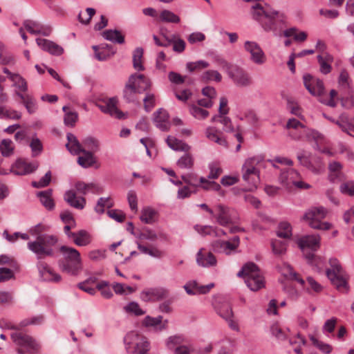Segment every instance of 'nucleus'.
I'll use <instances>...</instances> for the list:
<instances>
[{
    "label": "nucleus",
    "mask_w": 354,
    "mask_h": 354,
    "mask_svg": "<svg viewBox=\"0 0 354 354\" xmlns=\"http://www.w3.org/2000/svg\"><path fill=\"white\" fill-rule=\"evenodd\" d=\"M252 15L266 31L276 32L284 18L282 13L273 10L268 5L263 6L259 3L252 6Z\"/></svg>",
    "instance_id": "nucleus-1"
},
{
    "label": "nucleus",
    "mask_w": 354,
    "mask_h": 354,
    "mask_svg": "<svg viewBox=\"0 0 354 354\" xmlns=\"http://www.w3.org/2000/svg\"><path fill=\"white\" fill-rule=\"evenodd\" d=\"M58 241L56 235L44 234L37 237L35 240L28 242L27 248L36 256L37 261H41L46 257L55 256V248Z\"/></svg>",
    "instance_id": "nucleus-2"
},
{
    "label": "nucleus",
    "mask_w": 354,
    "mask_h": 354,
    "mask_svg": "<svg viewBox=\"0 0 354 354\" xmlns=\"http://www.w3.org/2000/svg\"><path fill=\"white\" fill-rule=\"evenodd\" d=\"M64 259L58 262L59 269L71 275H77L82 269V260L80 252L75 248L62 245L59 248Z\"/></svg>",
    "instance_id": "nucleus-3"
},
{
    "label": "nucleus",
    "mask_w": 354,
    "mask_h": 354,
    "mask_svg": "<svg viewBox=\"0 0 354 354\" xmlns=\"http://www.w3.org/2000/svg\"><path fill=\"white\" fill-rule=\"evenodd\" d=\"M237 276L243 277L246 286L252 291H258L265 287L266 281L262 272L254 263H245L238 272Z\"/></svg>",
    "instance_id": "nucleus-4"
},
{
    "label": "nucleus",
    "mask_w": 354,
    "mask_h": 354,
    "mask_svg": "<svg viewBox=\"0 0 354 354\" xmlns=\"http://www.w3.org/2000/svg\"><path fill=\"white\" fill-rule=\"evenodd\" d=\"M264 162L261 156L247 158L241 167L243 180L252 188L256 189L260 182L259 167Z\"/></svg>",
    "instance_id": "nucleus-5"
},
{
    "label": "nucleus",
    "mask_w": 354,
    "mask_h": 354,
    "mask_svg": "<svg viewBox=\"0 0 354 354\" xmlns=\"http://www.w3.org/2000/svg\"><path fill=\"white\" fill-rule=\"evenodd\" d=\"M330 268L326 270V275L332 284L340 292H348L349 286L348 276L342 269L337 259H330L329 261Z\"/></svg>",
    "instance_id": "nucleus-6"
},
{
    "label": "nucleus",
    "mask_w": 354,
    "mask_h": 354,
    "mask_svg": "<svg viewBox=\"0 0 354 354\" xmlns=\"http://www.w3.org/2000/svg\"><path fill=\"white\" fill-rule=\"evenodd\" d=\"M11 339L17 346L18 354H38L40 351V344L34 337L26 333L20 331L12 333Z\"/></svg>",
    "instance_id": "nucleus-7"
},
{
    "label": "nucleus",
    "mask_w": 354,
    "mask_h": 354,
    "mask_svg": "<svg viewBox=\"0 0 354 354\" xmlns=\"http://www.w3.org/2000/svg\"><path fill=\"white\" fill-rule=\"evenodd\" d=\"M124 344L129 354H149L150 343L145 336L137 332L128 333L124 337Z\"/></svg>",
    "instance_id": "nucleus-8"
},
{
    "label": "nucleus",
    "mask_w": 354,
    "mask_h": 354,
    "mask_svg": "<svg viewBox=\"0 0 354 354\" xmlns=\"http://www.w3.org/2000/svg\"><path fill=\"white\" fill-rule=\"evenodd\" d=\"M328 213L327 209L322 207H312L304 214L302 219L313 229L328 230L331 228L332 224L328 222H322Z\"/></svg>",
    "instance_id": "nucleus-9"
},
{
    "label": "nucleus",
    "mask_w": 354,
    "mask_h": 354,
    "mask_svg": "<svg viewBox=\"0 0 354 354\" xmlns=\"http://www.w3.org/2000/svg\"><path fill=\"white\" fill-rule=\"evenodd\" d=\"M219 65L226 71L230 78L237 86L246 87L252 84L250 76L242 68L231 65L224 59L219 60Z\"/></svg>",
    "instance_id": "nucleus-10"
},
{
    "label": "nucleus",
    "mask_w": 354,
    "mask_h": 354,
    "mask_svg": "<svg viewBox=\"0 0 354 354\" xmlns=\"http://www.w3.org/2000/svg\"><path fill=\"white\" fill-rule=\"evenodd\" d=\"M286 128L290 130L289 135L295 140H299L304 136H311L313 139L317 140L321 138L317 131L308 129L295 118H290L286 124Z\"/></svg>",
    "instance_id": "nucleus-11"
},
{
    "label": "nucleus",
    "mask_w": 354,
    "mask_h": 354,
    "mask_svg": "<svg viewBox=\"0 0 354 354\" xmlns=\"http://www.w3.org/2000/svg\"><path fill=\"white\" fill-rule=\"evenodd\" d=\"M320 241L319 234L304 236L298 240V245L309 262L315 258L313 252L319 248Z\"/></svg>",
    "instance_id": "nucleus-12"
},
{
    "label": "nucleus",
    "mask_w": 354,
    "mask_h": 354,
    "mask_svg": "<svg viewBox=\"0 0 354 354\" xmlns=\"http://www.w3.org/2000/svg\"><path fill=\"white\" fill-rule=\"evenodd\" d=\"M240 245V239L234 236L228 241H216L212 243V249L215 252L230 255L236 253Z\"/></svg>",
    "instance_id": "nucleus-13"
},
{
    "label": "nucleus",
    "mask_w": 354,
    "mask_h": 354,
    "mask_svg": "<svg viewBox=\"0 0 354 354\" xmlns=\"http://www.w3.org/2000/svg\"><path fill=\"white\" fill-rule=\"evenodd\" d=\"M244 49L250 55L251 61L258 65L264 64L266 61V55L261 46L255 41H246Z\"/></svg>",
    "instance_id": "nucleus-14"
},
{
    "label": "nucleus",
    "mask_w": 354,
    "mask_h": 354,
    "mask_svg": "<svg viewBox=\"0 0 354 354\" xmlns=\"http://www.w3.org/2000/svg\"><path fill=\"white\" fill-rule=\"evenodd\" d=\"M37 268L39 272L40 278L48 282H59L62 277L58 273L55 272L53 268L45 261H38L37 263Z\"/></svg>",
    "instance_id": "nucleus-15"
},
{
    "label": "nucleus",
    "mask_w": 354,
    "mask_h": 354,
    "mask_svg": "<svg viewBox=\"0 0 354 354\" xmlns=\"http://www.w3.org/2000/svg\"><path fill=\"white\" fill-rule=\"evenodd\" d=\"M304 84L308 92L314 96H320L324 93V83L319 79L313 77L310 74L303 76Z\"/></svg>",
    "instance_id": "nucleus-16"
},
{
    "label": "nucleus",
    "mask_w": 354,
    "mask_h": 354,
    "mask_svg": "<svg viewBox=\"0 0 354 354\" xmlns=\"http://www.w3.org/2000/svg\"><path fill=\"white\" fill-rule=\"evenodd\" d=\"M117 104L118 99L116 97H111L103 100L101 103L97 104V106L103 113L118 119H122L124 113L118 109Z\"/></svg>",
    "instance_id": "nucleus-17"
},
{
    "label": "nucleus",
    "mask_w": 354,
    "mask_h": 354,
    "mask_svg": "<svg viewBox=\"0 0 354 354\" xmlns=\"http://www.w3.org/2000/svg\"><path fill=\"white\" fill-rule=\"evenodd\" d=\"M169 291L165 288H152L145 289L140 293V298L144 301H155L167 297Z\"/></svg>",
    "instance_id": "nucleus-18"
},
{
    "label": "nucleus",
    "mask_w": 354,
    "mask_h": 354,
    "mask_svg": "<svg viewBox=\"0 0 354 354\" xmlns=\"http://www.w3.org/2000/svg\"><path fill=\"white\" fill-rule=\"evenodd\" d=\"M213 211L214 214H211V216L216 219L219 225L226 226L232 223V213L229 207L218 204L214 207Z\"/></svg>",
    "instance_id": "nucleus-19"
},
{
    "label": "nucleus",
    "mask_w": 354,
    "mask_h": 354,
    "mask_svg": "<svg viewBox=\"0 0 354 354\" xmlns=\"http://www.w3.org/2000/svg\"><path fill=\"white\" fill-rule=\"evenodd\" d=\"M343 165L337 161H331L328 164V180L331 183H341L346 180V175L343 172Z\"/></svg>",
    "instance_id": "nucleus-20"
},
{
    "label": "nucleus",
    "mask_w": 354,
    "mask_h": 354,
    "mask_svg": "<svg viewBox=\"0 0 354 354\" xmlns=\"http://www.w3.org/2000/svg\"><path fill=\"white\" fill-rule=\"evenodd\" d=\"M300 178V174L292 168H288L281 171L279 176V183L286 189L290 190L296 178Z\"/></svg>",
    "instance_id": "nucleus-21"
},
{
    "label": "nucleus",
    "mask_w": 354,
    "mask_h": 354,
    "mask_svg": "<svg viewBox=\"0 0 354 354\" xmlns=\"http://www.w3.org/2000/svg\"><path fill=\"white\" fill-rule=\"evenodd\" d=\"M36 43L41 50L53 55L60 56L64 53V48L51 40L37 38Z\"/></svg>",
    "instance_id": "nucleus-22"
},
{
    "label": "nucleus",
    "mask_w": 354,
    "mask_h": 354,
    "mask_svg": "<svg viewBox=\"0 0 354 354\" xmlns=\"http://www.w3.org/2000/svg\"><path fill=\"white\" fill-rule=\"evenodd\" d=\"M214 286L213 283L205 286H201L195 281H189L183 286L187 294L189 295H196L199 294H206Z\"/></svg>",
    "instance_id": "nucleus-23"
},
{
    "label": "nucleus",
    "mask_w": 354,
    "mask_h": 354,
    "mask_svg": "<svg viewBox=\"0 0 354 354\" xmlns=\"http://www.w3.org/2000/svg\"><path fill=\"white\" fill-rule=\"evenodd\" d=\"M38 167L37 162H29L19 159L12 167V171L17 175H26L35 171Z\"/></svg>",
    "instance_id": "nucleus-24"
},
{
    "label": "nucleus",
    "mask_w": 354,
    "mask_h": 354,
    "mask_svg": "<svg viewBox=\"0 0 354 354\" xmlns=\"http://www.w3.org/2000/svg\"><path fill=\"white\" fill-rule=\"evenodd\" d=\"M136 238L140 240H146L149 241H156L159 239L160 241H167L169 239L168 235L162 231L156 232L150 228H145L142 232L136 235Z\"/></svg>",
    "instance_id": "nucleus-25"
},
{
    "label": "nucleus",
    "mask_w": 354,
    "mask_h": 354,
    "mask_svg": "<svg viewBox=\"0 0 354 354\" xmlns=\"http://www.w3.org/2000/svg\"><path fill=\"white\" fill-rule=\"evenodd\" d=\"M196 263L199 266L209 268L215 266L217 261L212 252L201 248L196 254Z\"/></svg>",
    "instance_id": "nucleus-26"
},
{
    "label": "nucleus",
    "mask_w": 354,
    "mask_h": 354,
    "mask_svg": "<svg viewBox=\"0 0 354 354\" xmlns=\"http://www.w3.org/2000/svg\"><path fill=\"white\" fill-rule=\"evenodd\" d=\"M153 122L156 126L161 131H167L169 129V114L163 109H159L153 113Z\"/></svg>",
    "instance_id": "nucleus-27"
},
{
    "label": "nucleus",
    "mask_w": 354,
    "mask_h": 354,
    "mask_svg": "<svg viewBox=\"0 0 354 354\" xmlns=\"http://www.w3.org/2000/svg\"><path fill=\"white\" fill-rule=\"evenodd\" d=\"M64 198L71 207L82 209L86 205V200L84 197H79L74 191L68 190L64 194Z\"/></svg>",
    "instance_id": "nucleus-28"
},
{
    "label": "nucleus",
    "mask_w": 354,
    "mask_h": 354,
    "mask_svg": "<svg viewBox=\"0 0 354 354\" xmlns=\"http://www.w3.org/2000/svg\"><path fill=\"white\" fill-rule=\"evenodd\" d=\"M206 138L210 141L226 147L227 142L226 140L222 136V133L213 127H208L205 131Z\"/></svg>",
    "instance_id": "nucleus-29"
},
{
    "label": "nucleus",
    "mask_w": 354,
    "mask_h": 354,
    "mask_svg": "<svg viewBox=\"0 0 354 354\" xmlns=\"http://www.w3.org/2000/svg\"><path fill=\"white\" fill-rule=\"evenodd\" d=\"M130 77H133V84L136 93L145 91L150 88L151 82L145 75L135 73Z\"/></svg>",
    "instance_id": "nucleus-30"
},
{
    "label": "nucleus",
    "mask_w": 354,
    "mask_h": 354,
    "mask_svg": "<svg viewBox=\"0 0 354 354\" xmlns=\"http://www.w3.org/2000/svg\"><path fill=\"white\" fill-rule=\"evenodd\" d=\"M73 236V241L77 246H86L92 241V237L89 232L84 230H81L77 232Z\"/></svg>",
    "instance_id": "nucleus-31"
},
{
    "label": "nucleus",
    "mask_w": 354,
    "mask_h": 354,
    "mask_svg": "<svg viewBox=\"0 0 354 354\" xmlns=\"http://www.w3.org/2000/svg\"><path fill=\"white\" fill-rule=\"evenodd\" d=\"M66 137L68 143L66 145V147L71 153L77 155L81 152H84L82 145L74 134L68 133Z\"/></svg>",
    "instance_id": "nucleus-32"
},
{
    "label": "nucleus",
    "mask_w": 354,
    "mask_h": 354,
    "mask_svg": "<svg viewBox=\"0 0 354 354\" xmlns=\"http://www.w3.org/2000/svg\"><path fill=\"white\" fill-rule=\"evenodd\" d=\"M318 62L320 66V71L323 74H328L331 71L330 63L333 62V57L325 53L324 55H319L317 56Z\"/></svg>",
    "instance_id": "nucleus-33"
},
{
    "label": "nucleus",
    "mask_w": 354,
    "mask_h": 354,
    "mask_svg": "<svg viewBox=\"0 0 354 354\" xmlns=\"http://www.w3.org/2000/svg\"><path fill=\"white\" fill-rule=\"evenodd\" d=\"M157 212L151 207H145L141 211L140 221L145 224H153L156 221Z\"/></svg>",
    "instance_id": "nucleus-34"
},
{
    "label": "nucleus",
    "mask_w": 354,
    "mask_h": 354,
    "mask_svg": "<svg viewBox=\"0 0 354 354\" xmlns=\"http://www.w3.org/2000/svg\"><path fill=\"white\" fill-rule=\"evenodd\" d=\"M167 143L168 146L174 151H188L190 150L191 147L183 142L182 140H179L174 137L169 136L167 138Z\"/></svg>",
    "instance_id": "nucleus-35"
},
{
    "label": "nucleus",
    "mask_w": 354,
    "mask_h": 354,
    "mask_svg": "<svg viewBox=\"0 0 354 354\" xmlns=\"http://www.w3.org/2000/svg\"><path fill=\"white\" fill-rule=\"evenodd\" d=\"M51 195V189L40 192L37 194V196L39 198L41 203L48 210L53 209L55 207Z\"/></svg>",
    "instance_id": "nucleus-36"
},
{
    "label": "nucleus",
    "mask_w": 354,
    "mask_h": 354,
    "mask_svg": "<svg viewBox=\"0 0 354 354\" xmlns=\"http://www.w3.org/2000/svg\"><path fill=\"white\" fill-rule=\"evenodd\" d=\"M162 316H158L156 317L147 316L143 321V324L146 326L156 327L158 330L162 331L167 328V324H162Z\"/></svg>",
    "instance_id": "nucleus-37"
},
{
    "label": "nucleus",
    "mask_w": 354,
    "mask_h": 354,
    "mask_svg": "<svg viewBox=\"0 0 354 354\" xmlns=\"http://www.w3.org/2000/svg\"><path fill=\"white\" fill-rule=\"evenodd\" d=\"M343 131L346 132L349 136L354 137V119L342 118L341 120L335 122Z\"/></svg>",
    "instance_id": "nucleus-38"
},
{
    "label": "nucleus",
    "mask_w": 354,
    "mask_h": 354,
    "mask_svg": "<svg viewBox=\"0 0 354 354\" xmlns=\"http://www.w3.org/2000/svg\"><path fill=\"white\" fill-rule=\"evenodd\" d=\"M113 205L114 203L111 197H101L97 201V203L95 207V211L98 214H102L104 212L105 208H111Z\"/></svg>",
    "instance_id": "nucleus-39"
},
{
    "label": "nucleus",
    "mask_w": 354,
    "mask_h": 354,
    "mask_svg": "<svg viewBox=\"0 0 354 354\" xmlns=\"http://www.w3.org/2000/svg\"><path fill=\"white\" fill-rule=\"evenodd\" d=\"M103 37L109 41L114 43L123 44L124 41V36L120 31L116 30H107L103 32Z\"/></svg>",
    "instance_id": "nucleus-40"
},
{
    "label": "nucleus",
    "mask_w": 354,
    "mask_h": 354,
    "mask_svg": "<svg viewBox=\"0 0 354 354\" xmlns=\"http://www.w3.org/2000/svg\"><path fill=\"white\" fill-rule=\"evenodd\" d=\"M339 190L343 195L350 197L354 196V180H344L342 181L339 187Z\"/></svg>",
    "instance_id": "nucleus-41"
},
{
    "label": "nucleus",
    "mask_w": 354,
    "mask_h": 354,
    "mask_svg": "<svg viewBox=\"0 0 354 354\" xmlns=\"http://www.w3.org/2000/svg\"><path fill=\"white\" fill-rule=\"evenodd\" d=\"M190 114L197 120H204L209 115V112L203 109V107L198 106L196 104H192L189 106Z\"/></svg>",
    "instance_id": "nucleus-42"
},
{
    "label": "nucleus",
    "mask_w": 354,
    "mask_h": 354,
    "mask_svg": "<svg viewBox=\"0 0 354 354\" xmlns=\"http://www.w3.org/2000/svg\"><path fill=\"white\" fill-rule=\"evenodd\" d=\"M83 156H80L77 158V162L82 167L88 168L91 167L95 162V158L91 152L86 151L82 152Z\"/></svg>",
    "instance_id": "nucleus-43"
},
{
    "label": "nucleus",
    "mask_w": 354,
    "mask_h": 354,
    "mask_svg": "<svg viewBox=\"0 0 354 354\" xmlns=\"http://www.w3.org/2000/svg\"><path fill=\"white\" fill-rule=\"evenodd\" d=\"M283 35L286 37H293L294 39L297 41H304L307 38V34L305 32L301 31L298 32L296 28L286 29L283 32Z\"/></svg>",
    "instance_id": "nucleus-44"
},
{
    "label": "nucleus",
    "mask_w": 354,
    "mask_h": 354,
    "mask_svg": "<svg viewBox=\"0 0 354 354\" xmlns=\"http://www.w3.org/2000/svg\"><path fill=\"white\" fill-rule=\"evenodd\" d=\"M160 20L162 22L178 24L180 21V17L169 10H164L160 13Z\"/></svg>",
    "instance_id": "nucleus-45"
},
{
    "label": "nucleus",
    "mask_w": 354,
    "mask_h": 354,
    "mask_svg": "<svg viewBox=\"0 0 354 354\" xmlns=\"http://www.w3.org/2000/svg\"><path fill=\"white\" fill-rule=\"evenodd\" d=\"M142 56L143 49L142 48H137L133 54V68L138 71L145 69L142 62Z\"/></svg>",
    "instance_id": "nucleus-46"
},
{
    "label": "nucleus",
    "mask_w": 354,
    "mask_h": 354,
    "mask_svg": "<svg viewBox=\"0 0 354 354\" xmlns=\"http://www.w3.org/2000/svg\"><path fill=\"white\" fill-rule=\"evenodd\" d=\"M83 145L91 153H95L100 149V142L97 139L92 136H88L82 140Z\"/></svg>",
    "instance_id": "nucleus-47"
},
{
    "label": "nucleus",
    "mask_w": 354,
    "mask_h": 354,
    "mask_svg": "<svg viewBox=\"0 0 354 354\" xmlns=\"http://www.w3.org/2000/svg\"><path fill=\"white\" fill-rule=\"evenodd\" d=\"M201 79L205 82H220L222 80V76L218 71L215 70H208L205 71L202 75Z\"/></svg>",
    "instance_id": "nucleus-48"
},
{
    "label": "nucleus",
    "mask_w": 354,
    "mask_h": 354,
    "mask_svg": "<svg viewBox=\"0 0 354 354\" xmlns=\"http://www.w3.org/2000/svg\"><path fill=\"white\" fill-rule=\"evenodd\" d=\"M271 246L272 249V252L276 255H282L283 254L287 248V242L286 241H281L278 239H274L271 242Z\"/></svg>",
    "instance_id": "nucleus-49"
},
{
    "label": "nucleus",
    "mask_w": 354,
    "mask_h": 354,
    "mask_svg": "<svg viewBox=\"0 0 354 354\" xmlns=\"http://www.w3.org/2000/svg\"><path fill=\"white\" fill-rule=\"evenodd\" d=\"M277 235L280 238L290 239L292 236V228L290 223L281 222L279 225Z\"/></svg>",
    "instance_id": "nucleus-50"
},
{
    "label": "nucleus",
    "mask_w": 354,
    "mask_h": 354,
    "mask_svg": "<svg viewBox=\"0 0 354 354\" xmlns=\"http://www.w3.org/2000/svg\"><path fill=\"white\" fill-rule=\"evenodd\" d=\"M177 165L181 169H191L194 165L193 156L190 153H185L178 160Z\"/></svg>",
    "instance_id": "nucleus-51"
},
{
    "label": "nucleus",
    "mask_w": 354,
    "mask_h": 354,
    "mask_svg": "<svg viewBox=\"0 0 354 354\" xmlns=\"http://www.w3.org/2000/svg\"><path fill=\"white\" fill-rule=\"evenodd\" d=\"M0 151L3 156H10L13 153L14 145L11 140L3 139L0 143Z\"/></svg>",
    "instance_id": "nucleus-52"
},
{
    "label": "nucleus",
    "mask_w": 354,
    "mask_h": 354,
    "mask_svg": "<svg viewBox=\"0 0 354 354\" xmlns=\"http://www.w3.org/2000/svg\"><path fill=\"white\" fill-rule=\"evenodd\" d=\"M184 342V337L182 335H173L170 336L166 340V346L169 350H174L177 346H183Z\"/></svg>",
    "instance_id": "nucleus-53"
},
{
    "label": "nucleus",
    "mask_w": 354,
    "mask_h": 354,
    "mask_svg": "<svg viewBox=\"0 0 354 354\" xmlns=\"http://www.w3.org/2000/svg\"><path fill=\"white\" fill-rule=\"evenodd\" d=\"M40 23L30 19L24 20L23 25L28 32L32 35H39Z\"/></svg>",
    "instance_id": "nucleus-54"
},
{
    "label": "nucleus",
    "mask_w": 354,
    "mask_h": 354,
    "mask_svg": "<svg viewBox=\"0 0 354 354\" xmlns=\"http://www.w3.org/2000/svg\"><path fill=\"white\" fill-rule=\"evenodd\" d=\"M133 77H129L128 82L126 84L123 91L124 97L128 101L133 100V95L136 93L133 86Z\"/></svg>",
    "instance_id": "nucleus-55"
},
{
    "label": "nucleus",
    "mask_w": 354,
    "mask_h": 354,
    "mask_svg": "<svg viewBox=\"0 0 354 354\" xmlns=\"http://www.w3.org/2000/svg\"><path fill=\"white\" fill-rule=\"evenodd\" d=\"M30 147L33 157L39 156L43 151V145L41 140L36 136L32 138L30 143Z\"/></svg>",
    "instance_id": "nucleus-56"
},
{
    "label": "nucleus",
    "mask_w": 354,
    "mask_h": 354,
    "mask_svg": "<svg viewBox=\"0 0 354 354\" xmlns=\"http://www.w3.org/2000/svg\"><path fill=\"white\" fill-rule=\"evenodd\" d=\"M18 95L23 100L24 106H26L28 112L30 114L34 113L37 109V104L34 99L30 96H24L22 94L18 93Z\"/></svg>",
    "instance_id": "nucleus-57"
},
{
    "label": "nucleus",
    "mask_w": 354,
    "mask_h": 354,
    "mask_svg": "<svg viewBox=\"0 0 354 354\" xmlns=\"http://www.w3.org/2000/svg\"><path fill=\"white\" fill-rule=\"evenodd\" d=\"M10 80L13 82V85L20 91L25 92L27 91V83L19 74L12 75Z\"/></svg>",
    "instance_id": "nucleus-58"
},
{
    "label": "nucleus",
    "mask_w": 354,
    "mask_h": 354,
    "mask_svg": "<svg viewBox=\"0 0 354 354\" xmlns=\"http://www.w3.org/2000/svg\"><path fill=\"white\" fill-rule=\"evenodd\" d=\"M200 186L205 190L218 191L221 188L219 184L214 181H209L204 177L199 178Z\"/></svg>",
    "instance_id": "nucleus-59"
},
{
    "label": "nucleus",
    "mask_w": 354,
    "mask_h": 354,
    "mask_svg": "<svg viewBox=\"0 0 354 354\" xmlns=\"http://www.w3.org/2000/svg\"><path fill=\"white\" fill-rule=\"evenodd\" d=\"M217 314L225 320L233 317V312L231 306L228 304H224L216 308Z\"/></svg>",
    "instance_id": "nucleus-60"
},
{
    "label": "nucleus",
    "mask_w": 354,
    "mask_h": 354,
    "mask_svg": "<svg viewBox=\"0 0 354 354\" xmlns=\"http://www.w3.org/2000/svg\"><path fill=\"white\" fill-rule=\"evenodd\" d=\"M209 66V63L204 60H198L196 62H188L186 64V68L189 72L194 71H199L203 68H206Z\"/></svg>",
    "instance_id": "nucleus-61"
},
{
    "label": "nucleus",
    "mask_w": 354,
    "mask_h": 354,
    "mask_svg": "<svg viewBox=\"0 0 354 354\" xmlns=\"http://www.w3.org/2000/svg\"><path fill=\"white\" fill-rule=\"evenodd\" d=\"M339 86L344 89H351L350 78L348 72L345 70L341 71L338 78Z\"/></svg>",
    "instance_id": "nucleus-62"
},
{
    "label": "nucleus",
    "mask_w": 354,
    "mask_h": 354,
    "mask_svg": "<svg viewBox=\"0 0 354 354\" xmlns=\"http://www.w3.org/2000/svg\"><path fill=\"white\" fill-rule=\"evenodd\" d=\"M347 91L346 96L342 97L341 104L344 108L349 109L354 106V92L352 88Z\"/></svg>",
    "instance_id": "nucleus-63"
},
{
    "label": "nucleus",
    "mask_w": 354,
    "mask_h": 354,
    "mask_svg": "<svg viewBox=\"0 0 354 354\" xmlns=\"http://www.w3.org/2000/svg\"><path fill=\"white\" fill-rule=\"evenodd\" d=\"M96 288L98 290L100 291L103 297L109 299L113 296V293L107 281H102L98 283Z\"/></svg>",
    "instance_id": "nucleus-64"
}]
</instances>
